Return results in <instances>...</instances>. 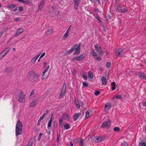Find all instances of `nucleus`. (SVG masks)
<instances>
[{"instance_id": "1", "label": "nucleus", "mask_w": 146, "mask_h": 146, "mask_svg": "<svg viewBox=\"0 0 146 146\" xmlns=\"http://www.w3.org/2000/svg\"><path fill=\"white\" fill-rule=\"evenodd\" d=\"M21 90H17L15 93V95L16 99L20 102L23 103L25 101V96Z\"/></svg>"}, {"instance_id": "2", "label": "nucleus", "mask_w": 146, "mask_h": 146, "mask_svg": "<svg viewBox=\"0 0 146 146\" xmlns=\"http://www.w3.org/2000/svg\"><path fill=\"white\" fill-rule=\"evenodd\" d=\"M23 125L20 120H18L16 126L15 133L16 135H21L22 132V127Z\"/></svg>"}, {"instance_id": "3", "label": "nucleus", "mask_w": 146, "mask_h": 146, "mask_svg": "<svg viewBox=\"0 0 146 146\" xmlns=\"http://www.w3.org/2000/svg\"><path fill=\"white\" fill-rule=\"evenodd\" d=\"M81 45V44H78L74 45L70 49L71 50L72 52L75 50V52L74 53V55H78L79 54L80 52V47Z\"/></svg>"}, {"instance_id": "4", "label": "nucleus", "mask_w": 146, "mask_h": 146, "mask_svg": "<svg viewBox=\"0 0 146 146\" xmlns=\"http://www.w3.org/2000/svg\"><path fill=\"white\" fill-rule=\"evenodd\" d=\"M117 11L119 12L124 13L128 11V9L123 5H119L117 6Z\"/></svg>"}, {"instance_id": "5", "label": "nucleus", "mask_w": 146, "mask_h": 146, "mask_svg": "<svg viewBox=\"0 0 146 146\" xmlns=\"http://www.w3.org/2000/svg\"><path fill=\"white\" fill-rule=\"evenodd\" d=\"M123 50L121 48L116 50L114 52L115 55L117 56L121 57L124 54Z\"/></svg>"}, {"instance_id": "6", "label": "nucleus", "mask_w": 146, "mask_h": 146, "mask_svg": "<svg viewBox=\"0 0 146 146\" xmlns=\"http://www.w3.org/2000/svg\"><path fill=\"white\" fill-rule=\"evenodd\" d=\"M111 121L110 120L105 121L103 122L101 125L102 128H108L110 126Z\"/></svg>"}, {"instance_id": "7", "label": "nucleus", "mask_w": 146, "mask_h": 146, "mask_svg": "<svg viewBox=\"0 0 146 146\" xmlns=\"http://www.w3.org/2000/svg\"><path fill=\"white\" fill-rule=\"evenodd\" d=\"M85 56V54L83 53L82 55L79 56H77L73 58L72 60H80L83 59Z\"/></svg>"}, {"instance_id": "8", "label": "nucleus", "mask_w": 146, "mask_h": 146, "mask_svg": "<svg viewBox=\"0 0 146 146\" xmlns=\"http://www.w3.org/2000/svg\"><path fill=\"white\" fill-rule=\"evenodd\" d=\"M39 100V98L37 97L29 105V107H34L37 104L38 101Z\"/></svg>"}, {"instance_id": "9", "label": "nucleus", "mask_w": 146, "mask_h": 146, "mask_svg": "<svg viewBox=\"0 0 146 146\" xmlns=\"http://www.w3.org/2000/svg\"><path fill=\"white\" fill-rule=\"evenodd\" d=\"M138 75L140 78L146 80V74L143 73H138Z\"/></svg>"}, {"instance_id": "10", "label": "nucleus", "mask_w": 146, "mask_h": 146, "mask_svg": "<svg viewBox=\"0 0 146 146\" xmlns=\"http://www.w3.org/2000/svg\"><path fill=\"white\" fill-rule=\"evenodd\" d=\"M105 139V137L103 136L99 137L96 138L95 142L97 143H98L104 140Z\"/></svg>"}, {"instance_id": "11", "label": "nucleus", "mask_w": 146, "mask_h": 146, "mask_svg": "<svg viewBox=\"0 0 146 146\" xmlns=\"http://www.w3.org/2000/svg\"><path fill=\"white\" fill-rule=\"evenodd\" d=\"M81 113H76L74 115L73 118L74 121L77 120L79 118V117L81 115Z\"/></svg>"}, {"instance_id": "12", "label": "nucleus", "mask_w": 146, "mask_h": 146, "mask_svg": "<svg viewBox=\"0 0 146 146\" xmlns=\"http://www.w3.org/2000/svg\"><path fill=\"white\" fill-rule=\"evenodd\" d=\"M10 50V48L9 47H7L5 48L2 52L0 53V56L3 53H4V54L6 55L7 53Z\"/></svg>"}, {"instance_id": "13", "label": "nucleus", "mask_w": 146, "mask_h": 146, "mask_svg": "<svg viewBox=\"0 0 146 146\" xmlns=\"http://www.w3.org/2000/svg\"><path fill=\"white\" fill-rule=\"evenodd\" d=\"M111 107L110 104L107 103L106 104L105 107V110L106 112H108V110Z\"/></svg>"}, {"instance_id": "14", "label": "nucleus", "mask_w": 146, "mask_h": 146, "mask_svg": "<svg viewBox=\"0 0 146 146\" xmlns=\"http://www.w3.org/2000/svg\"><path fill=\"white\" fill-rule=\"evenodd\" d=\"M65 92L66 90L64 88L63 89H62V90L59 97V99H60L62 98L63 97L64 95Z\"/></svg>"}, {"instance_id": "15", "label": "nucleus", "mask_w": 146, "mask_h": 146, "mask_svg": "<svg viewBox=\"0 0 146 146\" xmlns=\"http://www.w3.org/2000/svg\"><path fill=\"white\" fill-rule=\"evenodd\" d=\"M24 31L23 29L22 28H19L18 29L17 32H16L15 36H16L18 34H20L21 33H22Z\"/></svg>"}, {"instance_id": "16", "label": "nucleus", "mask_w": 146, "mask_h": 146, "mask_svg": "<svg viewBox=\"0 0 146 146\" xmlns=\"http://www.w3.org/2000/svg\"><path fill=\"white\" fill-rule=\"evenodd\" d=\"M101 80L102 81V83L103 85H105L106 84V78L104 76L102 77Z\"/></svg>"}, {"instance_id": "17", "label": "nucleus", "mask_w": 146, "mask_h": 146, "mask_svg": "<svg viewBox=\"0 0 146 146\" xmlns=\"http://www.w3.org/2000/svg\"><path fill=\"white\" fill-rule=\"evenodd\" d=\"M44 2L43 1H42L39 4L38 6V10H41L44 5Z\"/></svg>"}, {"instance_id": "18", "label": "nucleus", "mask_w": 146, "mask_h": 146, "mask_svg": "<svg viewBox=\"0 0 146 146\" xmlns=\"http://www.w3.org/2000/svg\"><path fill=\"white\" fill-rule=\"evenodd\" d=\"M88 77L89 79H92L93 78V74L91 71L88 72Z\"/></svg>"}, {"instance_id": "19", "label": "nucleus", "mask_w": 146, "mask_h": 146, "mask_svg": "<svg viewBox=\"0 0 146 146\" xmlns=\"http://www.w3.org/2000/svg\"><path fill=\"white\" fill-rule=\"evenodd\" d=\"M40 55V54H39V55L37 56L36 57H34L31 60V62L32 63H34L36 61V60H37V59H38V58Z\"/></svg>"}, {"instance_id": "20", "label": "nucleus", "mask_w": 146, "mask_h": 146, "mask_svg": "<svg viewBox=\"0 0 146 146\" xmlns=\"http://www.w3.org/2000/svg\"><path fill=\"white\" fill-rule=\"evenodd\" d=\"M75 103L76 105V108L77 109H79L80 108V104L79 103V101H78L77 100H75Z\"/></svg>"}, {"instance_id": "21", "label": "nucleus", "mask_w": 146, "mask_h": 146, "mask_svg": "<svg viewBox=\"0 0 146 146\" xmlns=\"http://www.w3.org/2000/svg\"><path fill=\"white\" fill-rule=\"evenodd\" d=\"M16 5L15 4H13L12 5H10L9 4L7 5V7H8L12 9L14 8L15 7H16Z\"/></svg>"}, {"instance_id": "22", "label": "nucleus", "mask_w": 146, "mask_h": 146, "mask_svg": "<svg viewBox=\"0 0 146 146\" xmlns=\"http://www.w3.org/2000/svg\"><path fill=\"white\" fill-rule=\"evenodd\" d=\"M62 117L64 119L69 120V117L68 114L66 115L65 114H64L62 115Z\"/></svg>"}, {"instance_id": "23", "label": "nucleus", "mask_w": 146, "mask_h": 146, "mask_svg": "<svg viewBox=\"0 0 146 146\" xmlns=\"http://www.w3.org/2000/svg\"><path fill=\"white\" fill-rule=\"evenodd\" d=\"M94 46L96 48V51L97 52H99L100 50H101V47L99 46L98 45H95Z\"/></svg>"}, {"instance_id": "24", "label": "nucleus", "mask_w": 146, "mask_h": 146, "mask_svg": "<svg viewBox=\"0 0 146 146\" xmlns=\"http://www.w3.org/2000/svg\"><path fill=\"white\" fill-rule=\"evenodd\" d=\"M69 33L67 32H66L62 37V39H64L67 38L68 36Z\"/></svg>"}, {"instance_id": "25", "label": "nucleus", "mask_w": 146, "mask_h": 146, "mask_svg": "<svg viewBox=\"0 0 146 146\" xmlns=\"http://www.w3.org/2000/svg\"><path fill=\"white\" fill-rule=\"evenodd\" d=\"M59 125L61 127L63 126V119L62 118H60L59 120Z\"/></svg>"}, {"instance_id": "26", "label": "nucleus", "mask_w": 146, "mask_h": 146, "mask_svg": "<svg viewBox=\"0 0 146 146\" xmlns=\"http://www.w3.org/2000/svg\"><path fill=\"white\" fill-rule=\"evenodd\" d=\"M53 31V29H50L47 32L46 35H48L51 34V33H52Z\"/></svg>"}, {"instance_id": "27", "label": "nucleus", "mask_w": 146, "mask_h": 146, "mask_svg": "<svg viewBox=\"0 0 146 146\" xmlns=\"http://www.w3.org/2000/svg\"><path fill=\"white\" fill-rule=\"evenodd\" d=\"M94 58L98 61H100L101 60V58L99 57L98 55H96V56H94Z\"/></svg>"}, {"instance_id": "28", "label": "nucleus", "mask_w": 146, "mask_h": 146, "mask_svg": "<svg viewBox=\"0 0 146 146\" xmlns=\"http://www.w3.org/2000/svg\"><path fill=\"white\" fill-rule=\"evenodd\" d=\"M40 76V75H38L36 74H35L34 75V78L35 81H37L38 80V78Z\"/></svg>"}, {"instance_id": "29", "label": "nucleus", "mask_w": 146, "mask_h": 146, "mask_svg": "<svg viewBox=\"0 0 146 146\" xmlns=\"http://www.w3.org/2000/svg\"><path fill=\"white\" fill-rule=\"evenodd\" d=\"M70 127L69 125L68 124H66L64 125V128L65 129H68Z\"/></svg>"}, {"instance_id": "30", "label": "nucleus", "mask_w": 146, "mask_h": 146, "mask_svg": "<svg viewBox=\"0 0 146 146\" xmlns=\"http://www.w3.org/2000/svg\"><path fill=\"white\" fill-rule=\"evenodd\" d=\"M91 53H92V54L93 57L97 55V53L94 51V49H92V50Z\"/></svg>"}, {"instance_id": "31", "label": "nucleus", "mask_w": 146, "mask_h": 146, "mask_svg": "<svg viewBox=\"0 0 146 146\" xmlns=\"http://www.w3.org/2000/svg\"><path fill=\"white\" fill-rule=\"evenodd\" d=\"M34 74V72L33 71H31L29 72L28 74V76H31L33 75Z\"/></svg>"}, {"instance_id": "32", "label": "nucleus", "mask_w": 146, "mask_h": 146, "mask_svg": "<svg viewBox=\"0 0 146 146\" xmlns=\"http://www.w3.org/2000/svg\"><path fill=\"white\" fill-rule=\"evenodd\" d=\"M115 97H116L117 99H122V97L121 96L116 95L112 98V100H113Z\"/></svg>"}, {"instance_id": "33", "label": "nucleus", "mask_w": 146, "mask_h": 146, "mask_svg": "<svg viewBox=\"0 0 146 146\" xmlns=\"http://www.w3.org/2000/svg\"><path fill=\"white\" fill-rule=\"evenodd\" d=\"M86 116H85V119L88 118L89 117V116L90 113L88 111H87L86 113Z\"/></svg>"}, {"instance_id": "34", "label": "nucleus", "mask_w": 146, "mask_h": 146, "mask_svg": "<svg viewBox=\"0 0 146 146\" xmlns=\"http://www.w3.org/2000/svg\"><path fill=\"white\" fill-rule=\"evenodd\" d=\"M84 143V141L82 139H81L80 140V146H83V144Z\"/></svg>"}, {"instance_id": "35", "label": "nucleus", "mask_w": 146, "mask_h": 146, "mask_svg": "<svg viewBox=\"0 0 146 146\" xmlns=\"http://www.w3.org/2000/svg\"><path fill=\"white\" fill-rule=\"evenodd\" d=\"M139 145L140 146H146V143H139Z\"/></svg>"}, {"instance_id": "36", "label": "nucleus", "mask_w": 146, "mask_h": 146, "mask_svg": "<svg viewBox=\"0 0 146 146\" xmlns=\"http://www.w3.org/2000/svg\"><path fill=\"white\" fill-rule=\"evenodd\" d=\"M82 76L85 80H86L87 79V76L85 73H83L82 74Z\"/></svg>"}, {"instance_id": "37", "label": "nucleus", "mask_w": 146, "mask_h": 146, "mask_svg": "<svg viewBox=\"0 0 146 146\" xmlns=\"http://www.w3.org/2000/svg\"><path fill=\"white\" fill-rule=\"evenodd\" d=\"M100 93V92L99 91H96L94 92V94L96 96L98 95Z\"/></svg>"}, {"instance_id": "38", "label": "nucleus", "mask_w": 146, "mask_h": 146, "mask_svg": "<svg viewBox=\"0 0 146 146\" xmlns=\"http://www.w3.org/2000/svg\"><path fill=\"white\" fill-rule=\"evenodd\" d=\"M113 130L115 131H120V129L118 127H115L113 128Z\"/></svg>"}, {"instance_id": "39", "label": "nucleus", "mask_w": 146, "mask_h": 146, "mask_svg": "<svg viewBox=\"0 0 146 146\" xmlns=\"http://www.w3.org/2000/svg\"><path fill=\"white\" fill-rule=\"evenodd\" d=\"M79 4H75V5L74 6V8L75 9H77L78 8V7L79 6Z\"/></svg>"}, {"instance_id": "40", "label": "nucleus", "mask_w": 146, "mask_h": 146, "mask_svg": "<svg viewBox=\"0 0 146 146\" xmlns=\"http://www.w3.org/2000/svg\"><path fill=\"white\" fill-rule=\"evenodd\" d=\"M33 142L31 141H30L28 143L27 146H32L33 145Z\"/></svg>"}, {"instance_id": "41", "label": "nucleus", "mask_w": 146, "mask_h": 146, "mask_svg": "<svg viewBox=\"0 0 146 146\" xmlns=\"http://www.w3.org/2000/svg\"><path fill=\"white\" fill-rule=\"evenodd\" d=\"M99 54H100L101 55H103L104 54V52L102 51V50H100L99 51V52H98Z\"/></svg>"}, {"instance_id": "42", "label": "nucleus", "mask_w": 146, "mask_h": 146, "mask_svg": "<svg viewBox=\"0 0 146 146\" xmlns=\"http://www.w3.org/2000/svg\"><path fill=\"white\" fill-rule=\"evenodd\" d=\"M74 4H79V0H74Z\"/></svg>"}, {"instance_id": "43", "label": "nucleus", "mask_w": 146, "mask_h": 146, "mask_svg": "<svg viewBox=\"0 0 146 146\" xmlns=\"http://www.w3.org/2000/svg\"><path fill=\"white\" fill-rule=\"evenodd\" d=\"M83 86L85 87H87L88 86V84L86 82H84L83 84Z\"/></svg>"}, {"instance_id": "44", "label": "nucleus", "mask_w": 146, "mask_h": 146, "mask_svg": "<svg viewBox=\"0 0 146 146\" xmlns=\"http://www.w3.org/2000/svg\"><path fill=\"white\" fill-rule=\"evenodd\" d=\"M48 68H46L45 70L43 71L42 74V76H44V74L48 71Z\"/></svg>"}, {"instance_id": "45", "label": "nucleus", "mask_w": 146, "mask_h": 146, "mask_svg": "<svg viewBox=\"0 0 146 146\" xmlns=\"http://www.w3.org/2000/svg\"><path fill=\"white\" fill-rule=\"evenodd\" d=\"M111 64L110 62H107L106 63V66L108 67H110V66Z\"/></svg>"}, {"instance_id": "46", "label": "nucleus", "mask_w": 146, "mask_h": 146, "mask_svg": "<svg viewBox=\"0 0 146 146\" xmlns=\"http://www.w3.org/2000/svg\"><path fill=\"white\" fill-rule=\"evenodd\" d=\"M42 135V133H40V134H39V137H38V141H39L40 140V138H41V136Z\"/></svg>"}, {"instance_id": "47", "label": "nucleus", "mask_w": 146, "mask_h": 146, "mask_svg": "<svg viewBox=\"0 0 146 146\" xmlns=\"http://www.w3.org/2000/svg\"><path fill=\"white\" fill-rule=\"evenodd\" d=\"M18 10H19V11H23V8L22 7H18Z\"/></svg>"}, {"instance_id": "48", "label": "nucleus", "mask_w": 146, "mask_h": 146, "mask_svg": "<svg viewBox=\"0 0 146 146\" xmlns=\"http://www.w3.org/2000/svg\"><path fill=\"white\" fill-rule=\"evenodd\" d=\"M142 105L144 107H146V101H144L143 102Z\"/></svg>"}, {"instance_id": "49", "label": "nucleus", "mask_w": 146, "mask_h": 146, "mask_svg": "<svg viewBox=\"0 0 146 146\" xmlns=\"http://www.w3.org/2000/svg\"><path fill=\"white\" fill-rule=\"evenodd\" d=\"M96 18L98 20L99 22L101 23V21L99 17L97 16L96 17Z\"/></svg>"}, {"instance_id": "50", "label": "nucleus", "mask_w": 146, "mask_h": 146, "mask_svg": "<svg viewBox=\"0 0 146 146\" xmlns=\"http://www.w3.org/2000/svg\"><path fill=\"white\" fill-rule=\"evenodd\" d=\"M52 123V122H51L50 121H49L48 125V128L49 127H50L51 125V123Z\"/></svg>"}, {"instance_id": "51", "label": "nucleus", "mask_w": 146, "mask_h": 146, "mask_svg": "<svg viewBox=\"0 0 146 146\" xmlns=\"http://www.w3.org/2000/svg\"><path fill=\"white\" fill-rule=\"evenodd\" d=\"M121 146H127V144L126 142H124L122 144Z\"/></svg>"}, {"instance_id": "52", "label": "nucleus", "mask_w": 146, "mask_h": 146, "mask_svg": "<svg viewBox=\"0 0 146 146\" xmlns=\"http://www.w3.org/2000/svg\"><path fill=\"white\" fill-rule=\"evenodd\" d=\"M35 94V91L34 90H33L32 92H31L30 96H32V95H34Z\"/></svg>"}, {"instance_id": "53", "label": "nucleus", "mask_w": 146, "mask_h": 146, "mask_svg": "<svg viewBox=\"0 0 146 146\" xmlns=\"http://www.w3.org/2000/svg\"><path fill=\"white\" fill-rule=\"evenodd\" d=\"M74 141L75 143H77L78 142V140L77 139L75 138L74 139Z\"/></svg>"}, {"instance_id": "54", "label": "nucleus", "mask_w": 146, "mask_h": 146, "mask_svg": "<svg viewBox=\"0 0 146 146\" xmlns=\"http://www.w3.org/2000/svg\"><path fill=\"white\" fill-rule=\"evenodd\" d=\"M45 52L43 53L40 56V58H42L45 55Z\"/></svg>"}, {"instance_id": "55", "label": "nucleus", "mask_w": 146, "mask_h": 146, "mask_svg": "<svg viewBox=\"0 0 146 146\" xmlns=\"http://www.w3.org/2000/svg\"><path fill=\"white\" fill-rule=\"evenodd\" d=\"M64 88L66 90V85L65 83H64V85L62 87V89H63Z\"/></svg>"}, {"instance_id": "56", "label": "nucleus", "mask_w": 146, "mask_h": 146, "mask_svg": "<svg viewBox=\"0 0 146 146\" xmlns=\"http://www.w3.org/2000/svg\"><path fill=\"white\" fill-rule=\"evenodd\" d=\"M79 103H80V105L82 106L84 105L83 102L81 101H79Z\"/></svg>"}, {"instance_id": "57", "label": "nucleus", "mask_w": 146, "mask_h": 146, "mask_svg": "<svg viewBox=\"0 0 146 146\" xmlns=\"http://www.w3.org/2000/svg\"><path fill=\"white\" fill-rule=\"evenodd\" d=\"M71 53H72V52L71 51V50H69L68 51H67V54H69Z\"/></svg>"}, {"instance_id": "58", "label": "nucleus", "mask_w": 146, "mask_h": 146, "mask_svg": "<svg viewBox=\"0 0 146 146\" xmlns=\"http://www.w3.org/2000/svg\"><path fill=\"white\" fill-rule=\"evenodd\" d=\"M19 19L20 18H17L14 19V21H17L19 20Z\"/></svg>"}, {"instance_id": "59", "label": "nucleus", "mask_w": 146, "mask_h": 146, "mask_svg": "<svg viewBox=\"0 0 146 146\" xmlns=\"http://www.w3.org/2000/svg\"><path fill=\"white\" fill-rule=\"evenodd\" d=\"M30 3V1L29 0H27L25 1V3L27 4Z\"/></svg>"}, {"instance_id": "60", "label": "nucleus", "mask_w": 146, "mask_h": 146, "mask_svg": "<svg viewBox=\"0 0 146 146\" xmlns=\"http://www.w3.org/2000/svg\"><path fill=\"white\" fill-rule=\"evenodd\" d=\"M44 118L43 117H42V116L41 117H40L39 119V121H40L44 119Z\"/></svg>"}, {"instance_id": "61", "label": "nucleus", "mask_w": 146, "mask_h": 146, "mask_svg": "<svg viewBox=\"0 0 146 146\" xmlns=\"http://www.w3.org/2000/svg\"><path fill=\"white\" fill-rule=\"evenodd\" d=\"M115 88V86H113L112 87V90H114Z\"/></svg>"}, {"instance_id": "62", "label": "nucleus", "mask_w": 146, "mask_h": 146, "mask_svg": "<svg viewBox=\"0 0 146 146\" xmlns=\"http://www.w3.org/2000/svg\"><path fill=\"white\" fill-rule=\"evenodd\" d=\"M18 10V7H17L16 8H15L14 10V12H16V11H17Z\"/></svg>"}, {"instance_id": "63", "label": "nucleus", "mask_w": 146, "mask_h": 146, "mask_svg": "<svg viewBox=\"0 0 146 146\" xmlns=\"http://www.w3.org/2000/svg\"><path fill=\"white\" fill-rule=\"evenodd\" d=\"M70 31V27H69L68 28V29L67 31L66 32H67L68 33V32Z\"/></svg>"}, {"instance_id": "64", "label": "nucleus", "mask_w": 146, "mask_h": 146, "mask_svg": "<svg viewBox=\"0 0 146 146\" xmlns=\"http://www.w3.org/2000/svg\"><path fill=\"white\" fill-rule=\"evenodd\" d=\"M70 146H73V144L72 142H70Z\"/></svg>"}]
</instances>
